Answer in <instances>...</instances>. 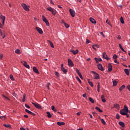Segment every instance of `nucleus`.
Returning <instances> with one entry per match:
<instances>
[{
    "label": "nucleus",
    "mask_w": 130,
    "mask_h": 130,
    "mask_svg": "<svg viewBox=\"0 0 130 130\" xmlns=\"http://www.w3.org/2000/svg\"><path fill=\"white\" fill-rule=\"evenodd\" d=\"M47 10L51 12L52 15H53L54 16H55L56 15V10H55V9H53L51 7H48L47 8Z\"/></svg>",
    "instance_id": "nucleus-1"
},
{
    "label": "nucleus",
    "mask_w": 130,
    "mask_h": 130,
    "mask_svg": "<svg viewBox=\"0 0 130 130\" xmlns=\"http://www.w3.org/2000/svg\"><path fill=\"white\" fill-rule=\"evenodd\" d=\"M21 7H22L23 9H24V10H25V11H26V12H29V11H30V9H29V7L24 3H22L21 4Z\"/></svg>",
    "instance_id": "nucleus-2"
},
{
    "label": "nucleus",
    "mask_w": 130,
    "mask_h": 130,
    "mask_svg": "<svg viewBox=\"0 0 130 130\" xmlns=\"http://www.w3.org/2000/svg\"><path fill=\"white\" fill-rule=\"evenodd\" d=\"M91 73L92 74H94V79H95V80H99V79H100V76H99V74L96 73L94 71H91Z\"/></svg>",
    "instance_id": "nucleus-3"
},
{
    "label": "nucleus",
    "mask_w": 130,
    "mask_h": 130,
    "mask_svg": "<svg viewBox=\"0 0 130 130\" xmlns=\"http://www.w3.org/2000/svg\"><path fill=\"white\" fill-rule=\"evenodd\" d=\"M42 19L43 22H45L47 26H49V22H48V20H47L44 15L42 16Z\"/></svg>",
    "instance_id": "nucleus-4"
},
{
    "label": "nucleus",
    "mask_w": 130,
    "mask_h": 130,
    "mask_svg": "<svg viewBox=\"0 0 130 130\" xmlns=\"http://www.w3.org/2000/svg\"><path fill=\"white\" fill-rule=\"evenodd\" d=\"M69 11L72 17H74L75 16H76V12H75V10L70 9Z\"/></svg>",
    "instance_id": "nucleus-5"
},
{
    "label": "nucleus",
    "mask_w": 130,
    "mask_h": 130,
    "mask_svg": "<svg viewBox=\"0 0 130 130\" xmlns=\"http://www.w3.org/2000/svg\"><path fill=\"white\" fill-rule=\"evenodd\" d=\"M32 105H34L36 108L38 109H41V106L38 103H31Z\"/></svg>",
    "instance_id": "nucleus-6"
},
{
    "label": "nucleus",
    "mask_w": 130,
    "mask_h": 130,
    "mask_svg": "<svg viewBox=\"0 0 130 130\" xmlns=\"http://www.w3.org/2000/svg\"><path fill=\"white\" fill-rule=\"evenodd\" d=\"M98 69H99V70H100L102 72H104V71L105 70L103 68V66H102V64H101V63H99L98 64Z\"/></svg>",
    "instance_id": "nucleus-7"
},
{
    "label": "nucleus",
    "mask_w": 130,
    "mask_h": 130,
    "mask_svg": "<svg viewBox=\"0 0 130 130\" xmlns=\"http://www.w3.org/2000/svg\"><path fill=\"white\" fill-rule=\"evenodd\" d=\"M36 29L40 34H43V31L42 30V29L39 27H36Z\"/></svg>",
    "instance_id": "nucleus-8"
},
{
    "label": "nucleus",
    "mask_w": 130,
    "mask_h": 130,
    "mask_svg": "<svg viewBox=\"0 0 130 130\" xmlns=\"http://www.w3.org/2000/svg\"><path fill=\"white\" fill-rule=\"evenodd\" d=\"M103 58H105V59H107V60H109L110 58L107 56V54H106V53L104 52L103 53Z\"/></svg>",
    "instance_id": "nucleus-9"
},
{
    "label": "nucleus",
    "mask_w": 130,
    "mask_h": 130,
    "mask_svg": "<svg viewBox=\"0 0 130 130\" xmlns=\"http://www.w3.org/2000/svg\"><path fill=\"white\" fill-rule=\"evenodd\" d=\"M24 62V63H23V62ZM21 61V63H23L24 67H25V68H26L27 69H30V66H29V64H27V62L26 61Z\"/></svg>",
    "instance_id": "nucleus-10"
},
{
    "label": "nucleus",
    "mask_w": 130,
    "mask_h": 130,
    "mask_svg": "<svg viewBox=\"0 0 130 130\" xmlns=\"http://www.w3.org/2000/svg\"><path fill=\"white\" fill-rule=\"evenodd\" d=\"M68 64L69 67H74V63L73 62V61H72V59H68Z\"/></svg>",
    "instance_id": "nucleus-11"
},
{
    "label": "nucleus",
    "mask_w": 130,
    "mask_h": 130,
    "mask_svg": "<svg viewBox=\"0 0 130 130\" xmlns=\"http://www.w3.org/2000/svg\"><path fill=\"white\" fill-rule=\"evenodd\" d=\"M108 72L112 71V65L111 64H108Z\"/></svg>",
    "instance_id": "nucleus-12"
},
{
    "label": "nucleus",
    "mask_w": 130,
    "mask_h": 130,
    "mask_svg": "<svg viewBox=\"0 0 130 130\" xmlns=\"http://www.w3.org/2000/svg\"><path fill=\"white\" fill-rule=\"evenodd\" d=\"M120 113L121 114V115H125V114H126V112H125L124 110L122 109L120 110Z\"/></svg>",
    "instance_id": "nucleus-13"
},
{
    "label": "nucleus",
    "mask_w": 130,
    "mask_h": 130,
    "mask_svg": "<svg viewBox=\"0 0 130 130\" xmlns=\"http://www.w3.org/2000/svg\"><path fill=\"white\" fill-rule=\"evenodd\" d=\"M71 52H72V53H73V54H77V53H78L79 52V50H70Z\"/></svg>",
    "instance_id": "nucleus-14"
},
{
    "label": "nucleus",
    "mask_w": 130,
    "mask_h": 130,
    "mask_svg": "<svg viewBox=\"0 0 130 130\" xmlns=\"http://www.w3.org/2000/svg\"><path fill=\"white\" fill-rule=\"evenodd\" d=\"M89 20H90V22L91 23H92V24H96V20H95V19H94V18L90 17L89 18Z\"/></svg>",
    "instance_id": "nucleus-15"
},
{
    "label": "nucleus",
    "mask_w": 130,
    "mask_h": 130,
    "mask_svg": "<svg viewBox=\"0 0 130 130\" xmlns=\"http://www.w3.org/2000/svg\"><path fill=\"white\" fill-rule=\"evenodd\" d=\"M33 71L36 73V74H39V71H38V69L35 67H33Z\"/></svg>",
    "instance_id": "nucleus-16"
},
{
    "label": "nucleus",
    "mask_w": 130,
    "mask_h": 130,
    "mask_svg": "<svg viewBox=\"0 0 130 130\" xmlns=\"http://www.w3.org/2000/svg\"><path fill=\"white\" fill-rule=\"evenodd\" d=\"M61 70L62 72L64 73V74H67V73H68V70H67V69H64V67H61Z\"/></svg>",
    "instance_id": "nucleus-17"
},
{
    "label": "nucleus",
    "mask_w": 130,
    "mask_h": 130,
    "mask_svg": "<svg viewBox=\"0 0 130 130\" xmlns=\"http://www.w3.org/2000/svg\"><path fill=\"white\" fill-rule=\"evenodd\" d=\"M101 100L102 102H103L104 103H105V102H106V100H105V97L103 95H101Z\"/></svg>",
    "instance_id": "nucleus-18"
},
{
    "label": "nucleus",
    "mask_w": 130,
    "mask_h": 130,
    "mask_svg": "<svg viewBox=\"0 0 130 130\" xmlns=\"http://www.w3.org/2000/svg\"><path fill=\"white\" fill-rule=\"evenodd\" d=\"M57 125H64L66 123L63 122H57Z\"/></svg>",
    "instance_id": "nucleus-19"
},
{
    "label": "nucleus",
    "mask_w": 130,
    "mask_h": 130,
    "mask_svg": "<svg viewBox=\"0 0 130 130\" xmlns=\"http://www.w3.org/2000/svg\"><path fill=\"white\" fill-rule=\"evenodd\" d=\"M125 112L127 113L128 112V108H127V106H124V109H123Z\"/></svg>",
    "instance_id": "nucleus-20"
},
{
    "label": "nucleus",
    "mask_w": 130,
    "mask_h": 130,
    "mask_svg": "<svg viewBox=\"0 0 130 130\" xmlns=\"http://www.w3.org/2000/svg\"><path fill=\"white\" fill-rule=\"evenodd\" d=\"M94 59L97 63L98 62H99V61H102V59L101 58H98L97 57H95L94 58Z\"/></svg>",
    "instance_id": "nucleus-21"
},
{
    "label": "nucleus",
    "mask_w": 130,
    "mask_h": 130,
    "mask_svg": "<svg viewBox=\"0 0 130 130\" xmlns=\"http://www.w3.org/2000/svg\"><path fill=\"white\" fill-rule=\"evenodd\" d=\"M124 72L127 76H129V71L127 69L124 70Z\"/></svg>",
    "instance_id": "nucleus-22"
},
{
    "label": "nucleus",
    "mask_w": 130,
    "mask_h": 130,
    "mask_svg": "<svg viewBox=\"0 0 130 130\" xmlns=\"http://www.w3.org/2000/svg\"><path fill=\"white\" fill-rule=\"evenodd\" d=\"M119 125H121V126H122V127H124V126H125L124 123L122 121H119Z\"/></svg>",
    "instance_id": "nucleus-23"
},
{
    "label": "nucleus",
    "mask_w": 130,
    "mask_h": 130,
    "mask_svg": "<svg viewBox=\"0 0 130 130\" xmlns=\"http://www.w3.org/2000/svg\"><path fill=\"white\" fill-rule=\"evenodd\" d=\"M47 41L49 43L51 47H52V48H54V46L53 45V43H52L50 40H48Z\"/></svg>",
    "instance_id": "nucleus-24"
},
{
    "label": "nucleus",
    "mask_w": 130,
    "mask_h": 130,
    "mask_svg": "<svg viewBox=\"0 0 130 130\" xmlns=\"http://www.w3.org/2000/svg\"><path fill=\"white\" fill-rule=\"evenodd\" d=\"M88 83L91 87H94V85H93V82L90 81V80L89 79H88Z\"/></svg>",
    "instance_id": "nucleus-25"
},
{
    "label": "nucleus",
    "mask_w": 130,
    "mask_h": 130,
    "mask_svg": "<svg viewBox=\"0 0 130 130\" xmlns=\"http://www.w3.org/2000/svg\"><path fill=\"white\" fill-rule=\"evenodd\" d=\"M114 108H116L117 109H119V105L117 104H115L114 105Z\"/></svg>",
    "instance_id": "nucleus-26"
},
{
    "label": "nucleus",
    "mask_w": 130,
    "mask_h": 130,
    "mask_svg": "<svg viewBox=\"0 0 130 130\" xmlns=\"http://www.w3.org/2000/svg\"><path fill=\"white\" fill-rule=\"evenodd\" d=\"M0 18L2 19L3 21H6V17L3 16V15L0 16Z\"/></svg>",
    "instance_id": "nucleus-27"
},
{
    "label": "nucleus",
    "mask_w": 130,
    "mask_h": 130,
    "mask_svg": "<svg viewBox=\"0 0 130 130\" xmlns=\"http://www.w3.org/2000/svg\"><path fill=\"white\" fill-rule=\"evenodd\" d=\"M95 109H96V110H98V111H99L100 112H101V113L103 112V111H102V110H101V109H100L99 107H95Z\"/></svg>",
    "instance_id": "nucleus-28"
},
{
    "label": "nucleus",
    "mask_w": 130,
    "mask_h": 130,
    "mask_svg": "<svg viewBox=\"0 0 130 130\" xmlns=\"http://www.w3.org/2000/svg\"><path fill=\"white\" fill-rule=\"evenodd\" d=\"M124 88H125V85H122L119 88V91H122L123 89H124Z\"/></svg>",
    "instance_id": "nucleus-29"
},
{
    "label": "nucleus",
    "mask_w": 130,
    "mask_h": 130,
    "mask_svg": "<svg viewBox=\"0 0 130 130\" xmlns=\"http://www.w3.org/2000/svg\"><path fill=\"white\" fill-rule=\"evenodd\" d=\"M15 53H17V54H20V53H21V51H20L19 49H16L15 51Z\"/></svg>",
    "instance_id": "nucleus-30"
},
{
    "label": "nucleus",
    "mask_w": 130,
    "mask_h": 130,
    "mask_svg": "<svg viewBox=\"0 0 130 130\" xmlns=\"http://www.w3.org/2000/svg\"><path fill=\"white\" fill-rule=\"evenodd\" d=\"M51 109H52V110H53L55 112H56V111H57V110L56 109H55V108L54 107V106H51Z\"/></svg>",
    "instance_id": "nucleus-31"
},
{
    "label": "nucleus",
    "mask_w": 130,
    "mask_h": 130,
    "mask_svg": "<svg viewBox=\"0 0 130 130\" xmlns=\"http://www.w3.org/2000/svg\"><path fill=\"white\" fill-rule=\"evenodd\" d=\"M113 85L114 86H116V85H117V81H116V80H113Z\"/></svg>",
    "instance_id": "nucleus-32"
},
{
    "label": "nucleus",
    "mask_w": 130,
    "mask_h": 130,
    "mask_svg": "<svg viewBox=\"0 0 130 130\" xmlns=\"http://www.w3.org/2000/svg\"><path fill=\"white\" fill-rule=\"evenodd\" d=\"M47 116H48V117H49V118H50L51 117V116H52V115H51L50 114V112H47Z\"/></svg>",
    "instance_id": "nucleus-33"
},
{
    "label": "nucleus",
    "mask_w": 130,
    "mask_h": 130,
    "mask_svg": "<svg viewBox=\"0 0 130 130\" xmlns=\"http://www.w3.org/2000/svg\"><path fill=\"white\" fill-rule=\"evenodd\" d=\"M120 22L122 24H124V21L123 20V18L121 17L120 18Z\"/></svg>",
    "instance_id": "nucleus-34"
},
{
    "label": "nucleus",
    "mask_w": 130,
    "mask_h": 130,
    "mask_svg": "<svg viewBox=\"0 0 130 130\" xmlns=\"http://www.w3.org/2000/svg\"><path fill=\"white\" fill-rule=\"evenodd\" d=\"M89 100L91 103H94V100L92 98H89Z\"/></svg>",
    "instance_id": "nucleus-35"
},
{
    "label": "nucleus",
    "mask_w": 130,
    "mask_h": 130,
    "mask_svg": "<svg viewBox=\"0 0 130 130\" xmlns=\"http://www.w3.org/2000/svg\"><path fill=\"white\" fill-rule=\"evenodd\" d=\"M4 126H5V127H11V125L6 124H4Z\"/></svg>",
    "instance_id": "nucleus-36"
},
{
    "label": "nucleus",
    "mask_w": 130,
    "mask_h": 130,
    "mask_svg": "<svg viewBox=\"0 0 130 130\" xmlns=\"http://www.w3.org/2000/svg\"><path fill=\"white\" fill-rule=\"evenodd\" d=\"M23 102H25L26 101V94L23 95V98L22 100Z\"/></svg>",
    "instance_id": "nucleus-37"
},
{
    "label": "nucleus",
    "mask_w": 130,
    "mask_h": 130,
    "mask_svg": "<svg viewBox=\"0 0 130 130\" xmlns=\"http://www.w3.org/2000/svg\"><path fill=\"white\" fill-rule=\"evenodd\" d=\"M101 122H102V123H103V124H104V125L106 124V122H105V121L104 120V119H101Z\"/></svg>",
    "instance_id": "nucleus-38"
},
{
    "label": "nucleus",
    "mask_w": 130,
    "mask_h": 130,
    "mask_svg": "<svg viewBox=\"0 0 130 130\" xmlns=\"http://www.w3.org/2000/svg\"><path fill=\"white\" fill-rule=\"evenodd\" d=\"M98 92H100V85L99 84V83H98Z\"/></svg>",
    "instance_id": "nucleus-39"
},
{
    "label": "nucleus",
    "mask_w": 130,
    "mask_h": 130,
    "mask_svg": "<svg viewBox=\"0 0 130 130\" xmlns=\"http://www.w3.org/2000/svg\"><path fill=\"white\" fill-rule=\"evenodd\" d=\"M2 96L3 97H4V98H5V99H7V100L10 101V99L7 96H6V95H5L4 94H3Z\"/></svg>",
    "instance_id": "nucleus-40"
},
{
    "label": "nucleus",
    "mask_w": 130,
    "mask_h": 130,
    "mask_svg": "<svg viewBox=\"0 0 130 130\" xmlns=\"http://www.w3.org/2000/svg\"><path fill=\"white\" fill-rule=\"evenodd\" d=\"M10 78L11 79V80H12V81H14V76H13V75H10Z\"/></svg>",
    "instance_id": "nucleus-41"
},
{
    "label": "nucleus",
    "mask_w": 130,
    "mask_h": 130,
    "mask_svg": "<svg viewBox=\"0 0 130 130\" xmlns=\"http://www.w3.org/2000/svg\"><path fill=\"white\" fill-rule=\"evenodd\" d=\"M76 79H77V81H78V82H79V83L80 84H81V83H82V81L81 80V79H80V78L78 77H77Z\"/></svg>",
    "instance_id": "nucleus-42"
},
{
    "label": "nucleus",
    "mask_w": 130,
    "mask_h": 130,
    "mask_svg": "<svg viewBox=\"0 0 130 130\" xmlns=\"http://www.w3.org/2000/svg\"><path fill=\"white\" fill-rule=\"evenodd\" d=\"M64 25L65 27H66V28H69L70 27V25H69L68 24V23H64Z\"/></svg>",
    "instance_id": "nucleus-43"
},
{
    "label": "nucleus",
    "mask_w": 130,
    "mask_h": 130,
    "mask_svg": "<svg viewBox=\"0 0 130 130\" xmlns=\"http://www.w3.org/2000/svg\"><path fill=\"white\" fill-rule=\"evenodd\" d=\"M25 112H27V113H28L29 114H30V113H31V111H30L29 110H28L27 109H26L25 110Z\"/></svg>",
    "instance_id": "nucleus-44"
},
{
    "label": "nucleus",
    "mask_w": 130,
    "mask_h": 130,
    "mask_svg": "<svg viewBox=\"0 0 130 130\" xmlns=\"http://www.w3.org/2000/svg\"><path fill=\"white\" fill-rule=\"evenodd\" d=\"M106 23H108V25H109L111 27H112V25H111V23L110 22H108V19L106 20Z\"/></svg>",
    "instance_id": "nucleus-45"
},
{
    "label": "nucleus",
    "mask_w": 130,
    "mask_h": 130,
    "mask_svg": "<svg viewBox=\"0 0 130 130\" xmlns=\"http://www.w3.org/2000/svg\"><path fill=\"white\" fill-rule=\"evenodd\" d=\"M113 58L114 59H116V58H117V55H116V54H114L113 56Z\"/></svg>",
    "instance_id": "nucleus-46"
},
{
    "label": "nucleus",
    "mask_w": 130,
    "mask_h": 130,
    "mask_svg": "<svg viewBox=\"0 0 130 130\" xmlns=\"http://www.w3.org/2000/svg\"><path fill=\"white\" fill-rule=\"evenodd\" d=\"M49 85H50V83H48L46 85V87L48 88V90H49Z\"/></svg>",
    "instance_id": "nucleus-47"
},
{
    "label": "nucleus",
    "mask_w": 130,
    "mask_h": 130,
    "mask_svg": "<svg viewBox=\"0 0 130 130\" xmlns=\"http://www.w3.org/2000/svg\"><path fill=\"white\" fill-rule=\"evenodd\" d=\"M1 119H5L6 118V116H0Z\"/></svg>",
    "instance_id": "nucleus-48"
},
{
    "label": "nucleus",
    "mask_w": 130,
    "mask_h": 130,
    "mask_svg": "<svg viewBox=\"0 0 130 130\" xmlns=\"http://www.w3.org/2000/svg\"><path fill=\"white\" fill-rule=\"evenodd\" d=\"M100 34H101V35L103 37H105V36L104 35V34H103V32H100Z\"/></svg>",
    "instance_id": "nucleus-49"
},
{
    "label": "nucleus",
    "mask_w": 130,
    "mask_h": 130,
    "mask_svg": "<svg viewBox=\"0 0 130 130\" xmlns=\"http://www.w3.org/2000/svg\"><path fill=\"white\" fill-rule=\"evenodd\" d=\"M25 106L26 108H28V109H30V107L28 105H27V104H25Z\"/></svg>",
    "instance_id": "nucleus-50"
},
{
    "label": "nucleus",
    "mask_w": 130,
    "mask_h": 130,
    "mask_svg": "<svg viewBox=\"0 0 130 130\" xmlns=\"http://www.w3.org/2000/svg\"><path fill=\"white\" fill-rule=\"evenodd\" d=\"M121 57H122V58H121V59H122V60H123L124 61H125V60H126L125 59V57H123V56H122Z\"/></svg>",
    "instance_id": "nucleus-51"
},
{
    "label": "nucleus",
    "mask_w": 130,
    "mask_h": 130,
    "mask_svg": "<svg viewBox=\"0 0 130 130\" xmlns=\"http://www.w3.org/2000/svg\"><path fill=\"white\" fill-rule=\"evenodd\" d=\"M55 76H56V77H59V73H58V72H55Z\"/></svg>",
    "instance_id": "nucleus-52"
},
{
    "label": "nucleus",
    "mask_w": 130,
    "mask_h": 130,
    "mask_svg": "<svg viewBox=\"0 0 130 130\" xmlns=\"http://www.w3.org/2000/svg\"><path fill=\"white\" fill-rule=\"evenodd\" d=\"M119 117H120L119 114H117L116 115V118H117V119H119Z\"/></svg>",
    "instance_id": "nucleus-53"
},
{
    "label": "nucleus",
    "mask_w": 130,
    "mask_h": 130,
    "mask_svg": "<svg viewBox=\"0 0 130 130\" xmlns=\"http://www.w3.org/2000/svg\"><path fill=\"white\" fill-rule=\"evenodd\" d=\"M86 44L90 43V41H89V40L87 39L86 41Z\"/></svg>",
    "instance_id": "nucleus-54"
},
{
    "label": "nucleus",
    "mask_w": 130,
    "mask_h": 130,
    "mask_svg": "<svg viewBox=\"0 0 130 130\" xmlns=\"http://www.w3.org/2000/svg\"><path fill=\"white\" fill-rule=\"evenodd\" d=\"M61 24H64L66 23V22H64V20L63 19L61 20Z\"/></svg>",
    "instance_id": "nucleus-55"
},
{
    "label": "nucleus",
    "mask_w": 130,
    "mask_h": 130,
    "mask_svg": "<svg viewBox=\"0 0 130 130\" xmlns=\"http://www.w3.org/2000/svg\"><path fill=\"white\" fill-rule=\"evenodd\" d=\"M114 62H115V63H119V62L118 61H117V60H116V59L114 60Z\"/></svg>",
    "instance_id": "nucleus-56"
},
{
    "label": "nucleus",
    "mask_w": 130,
    "mask_h": 130,
    "mask_svg": "<svg viewBox=\"0 0 130 130\" xmlns=\"http://www.w3.org/2000/svg\"><path fill=\"white\" fill-rule=\"evenodd\" d=\"M94 45L95 47H96V48H99V47H100V46L97 44H95V45Z\"/></svg>",
    "instance_id": "nucleus-57"
},
{
    "label": "nucleus",
    "mask_w": 130,
    "mask_h": 130,
    "mask_svg": "<svg viewBox=\"0 0 130 130\" xmlns=\"http://www.w3.org/2000/svg\"><path fill=\"white\" fill-rule=\"evenodd\" d=\"M83 97H84V98H87V96L86 95V93H84L82 95Z\"/></svg>",
    "instance_id": "nucleus-58"
},
{
    "label": "nucleus",
    "mask_w": 130,
    "mask_h": 130,
    "mask_svg": "<svg viewBox=\"0 0 130 130\" xmlns=\"http://www.w3.org/2000/svg\"><path fill=\"white\" fill-rule=\"evenodd\" d=\"M127 89H128V90H129L130 91V85H128L127 87H126Z\"/></svg>",
    "instance_id": "nucleus-59"
},
{
    "label": "nucleus",
    "mask_w": 130,
    "mask_h": 130,
    "mask_svg": "<svg viewBox=\"0 0 130 130\" xmlns=\"http://www.w3.org/2000/svg\"><path fill=\"white\" fill-rule=\"evenodd\" d=\"M29 114H31V115H34V116L35 115V114L32 112H30V113H29Z\"/></svg>",
    "instance_id": "nucleus-60"
},
{
    "label": "nucleus",
    "mask_w": 130,
    "mask_h": 130,
    "mask_svg": "<svg viewBox=\"0 0 130 130\" xmlns=\"http://www.w3.org/2000/svg\"><path fill=\"white\" fill-rule=\"evenodd\" d=\"M3 56H4V55L2 54H0V59H2V58H3Z\"/></svg>",
    "instance_id": "nucleus-61"
},
{
    "label": "nucleus",
    "mask_w": 130,
    "mask_h": 130,
    "mask_svg": "<svg viewBox=\"0 0 130 130\" xmlns=\"http://www.w3.org/2000/svg\"><path fill=\"white\" fill-rule=\"evenodd\" d=\"M76 71L77 74H78V73H80V71H79V70H78V69H76Z\"/></svg>",
    "instance_id": "nucleus-62"
},
{
    "label": "nucleus",
    "mask_w": 130,
    "mask_h": 130,
    "mask_svg": "<svg viewBox=\"0 0 130 130\" xmlns=\"http://www.w3.org/2000/svg\"><path fill=\"white\" fill-rule=\"evenodd\" d=\"M81 112H78L77 113V115H81Z\"/></svg>",
    "instance_id": "nucleus-63"
},
{
    "label": "nucleus",
    "mask_w": 130,
    "mask_h": 130,
    "mask_svg": "<svg viewBox=\"0 0 130 130\" xmlns=\"http://www.w3.org/2000/svg\"><path fill=\"white\" fill-rule=\"evenodd\" d=\"M20 130H26V129H25L24 127H21Z\"/></svg>",
    "instance_id": "nucleus-64"
}]
</instances>
